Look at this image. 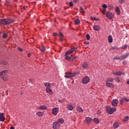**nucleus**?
<instances>
[{"label":"nucleus","mask_w":129,"mask_h":129,"mask_svg":"<svg viewBox=\"0 0 129 129\" xmlns=\"http://www.w3.org/2000/svg\"><path fill=\"white\" fill-rule=\"evenodd\" d=\"M111 104L113 107H116L117 104H118V100L113 99L111 102Z\"/></svg>","instance_id":"0eeeda50"},{"label":"nucleus","mask_w":129,"mask_h":129,"mask_svg":"<svg viewBox=\"0 0 129 129\" xmlns=\"http://www.w3.org/2000/svg\"><path fill=\"white\" fill-rule=\"evenodd\" d=\"M94 122H95V123H97V124H98V123H99L100 121H99V119H98V118H95L93 119Z\"/></svg>","instance_id":"7c9ffc66"},{"label":"nucleus","mask_w":129,"mask_h":129,"mask_svg":"<svg viewBox=\"0 0 129 129\" xmlns=\"http://www.w3.org/2000/svg\"><path fill=\"white\" fill-rule=\"evenodd\" d=\"M54 85V84L50 83V86H53Z\"/></svg>","instance_id":"e2e57ef3"},{"label":"nucleus","mask_w":129,"mask_h":129,"mask_svg":"<svg viewBox=\"0 0 129 129\" xmlns=\"http://www.w3.org/2000/svg\"><path fill=\"white\" fill-rule=\"evenodd\" d=\"M86 37L87 40H88V41H89V40H90V35L89 34H87L86 35Z\"/></svg>","instance_id":"ea45409f"},{"label":"nucleus","mask_w":129,"mask_h":129,"mask_svg":"<svg viewBox=\"0 0 129 129\" xmlns=\"http://www.w3.org/2000/svg\"><path fill=\"white\" fill-rule=\"evenodd\" d=\"M78 57L77 56H75L74 57H72V61H73L74 60H76V59H77Z\"/></svg>","instance_id":"49530a36"},{"label":"nucleus","mask_w":129,"mask_h":129,"mask_svg":"<svg viewBox=\"0 0 129 129\" xmlns=\"http://www.w3.org/2000/svg\"><path fill=\"white\" fill-rule=\"evenodd\" d=\"M79 72H74V73H71V77H75L76 75H77Z\"/></svg>","instance_id":"5701e85b"},{"label":"nucleus","mask_w":129,"mask_h":129,"mask_svg":"<svg viewBox=\"0 0 129 129\" xmlns=\"http://www.w3.org/2000/svg\"><path fill=\"white\" fill-rule=\"evenodd\" d=\"M59 40H60V42L63 41V38H60Z\"/></svg>","instance_id":"052dcab7"},{"label":"nucleus","mask_w":129,"mask_h":129,"mask_svg":"<svg viewBox=\"0 0 129 129\" xmlns=\"http://www.w3.org/2000/svg\"><path fill=\"white\" fill-rule=\"evenodd\" d=\"M126 48H127V44H125L121 47V49H122V50H125Z\"/></svg>","instance_id":"c9c22d12"},{"label":"nucleus","mask_w":129,"mask_h":129,"mask_svg":"<svg viewBox=\"0 0 129 129\" xmlns=\"http://www.w3.org/2000/svg\"><path fill=\"white\" fill-rule=\"evenodd\" d=\"M129 53L127 52L126 53L123 54L121 55V60H123L128 57Z\"/></svg>","instance_id":"4468645a"},{"label":"nucleus","mask_w":129,"mask_h":129,"mask_svg":"<svg viewBox=\"0 0 129 129\" xmlns=\"http://www.w3.org/2000/svg\"><path fill=\"white\" fill-rule=\"evenodd\" d=\"M39 109H44V110H46L47 109V107H46L45 106H40L39 107H38Z\"/></svg>","instance_id":"c756f323"},{"label":"nucleus","mask_w":129,"mask_h":129,"mask_svg":"<svg viewBox=\"0 0 129 129\" xmlns=\"http://www.w3.org/2000/svg\"><path fill=\"white\" fill-rule=\"evenodd\" d=\"M7 37H8V34L7 33H4L3 34L4 39H7Z\"/></svg>","instance_id":"a19ab883"},{"label":"nucleus","mask_w":129,"mask_h":129,"mask_svg":"<svg viewBox=\"0 0 129 129\" xmlns=\"http://www.w3.org/2000/svg\"><path fill=\"white\" fill-rule=\"evenodd\" d=\"M82 68L83 69H86V70H88V63L87 62H84L82 64Z\"/></svg>","instance_id":"9b49d317"},{"label":"nucleus","mask_w":129,"mask_h":129,"mask_svg":"<svg viewBox=\"0 0 129 129\" xmlns=\"http://www.w3.org/2000/svg\"><path fill=\"white\" fill-rule=\"evenodd\" d=\"M10 129H15V127L12 126L10 127Z\"/></svg>","instance_id":"680f3d73"},{"label":"nucleus","mask_w":129,"mask_h":129,"mask_svg":"<svg viewBox=\"0 0 129 129\" xmlns=\"http://www.w3.org/2000/svg\"><path fill=\"white\" fill-rule=\"evenodd\" d=\"M61 125L58 122H54L53 123V128L54 129H57L59 128V126Z\"/></svg>","instance_id":"1a4fd4ad"},{"label":"nucleus","mask_w":129,"mask_h":129,"mask_svg":"<svg viewBox=\"0 0 129 129\" xmlns=\"http://www.w3.org/2000/svg\"><path fill=\"white\" fill-rule=\"evenodd\" d=\"M59 36L60 38H63V37H64V36L63 35V34H62V33H61V32L59 33Z\"/></svg>","instance_id":"37998d69"},{"label":"nucleus","mask_w":129,"mask_h":129,"mask_svg":"<svg viewBox=\"0 0 129 129\" xmlns=\"http://www.w3.org/2000/svg\"><path fill=\"white\" fill-rule=\"evenodd\" d=\"M100 26L98 25H96L93 26V29L94 31H96L97 32H98V31H100Z\"/></svg>","instance_id":"f8f14e48"},{"label":"nucleus","mask_w":129,"mask_h":129,"mask_svg":"<svg viewBox=\"0 0 129 129\" xmlns=\"http://www.w3.org/2000/svg\"><path fill=\"white\" fill-rule=\"evenodd\" d=\"M6 118L4 116V113H0V121H4Z\"/></svg>","instance_id":"a211bd4d"},{"label":"nucleus","mask_w":129,"mask_h":129,"mask_svg":"<svg viewBox=\"0 0 129 129\" xmlns=\"http://www.w3.org/2000/svg\"><path fill=\"white\" fill-rule=\"evenodd\" d=\"M123 101L125 102H129V99L126 98V97H123L122 99H120V103L122 105Z\"/></svg>","instance_id":"6e6552de"},{"label":"nucleus","mask_w":129,"mask_h":129,"mask_svg":"<svg viewBox=\"0 0 129 129\" xmlns=\"http://www.w3.org/2000/svg\"><path fill=\"white\" fill-rule=\"evenodd\" d=\"M97 114H100V113H101V111H100V110H98V111L97 112Z\"/></svg>","instance_id":"8fccbe9b"},{"label":"nucleus","mask_w":129,"mask_h":129,"mask_svg":"<svg viewBox=\"0 0 129 129\" xmlns=\"http://www.w3.org/2000/svg\"><path fill=\"white\" fill-rule=\"evenodd\" d=\"M70 7H73V2H69V3Z\"/></svg>","instance_id":"a18cd8bd"},{"label":"nucleus","mask_w":129,"mask_h":129,"mask_svg":"<svg viewBox=\"0 0 129 129\" xmlns=\"http://www.w3.org/2000/svg\"><path fill=\"white\" fill-rule=\"evenodd\" d=\"M67 108L69 110H73V105L68 104L67 105Z\"/></svg>","instance_id":"4be33fe9"},{"label":"nucleus","mask_w":129,"mask_h":129,"mask_svg":"<svg viewBox=\"0 0 129 129\" xmlns=\"http://www.w3.org/2000/svg\"><path fill=\"white\" fill-rule=\"evenodd\" d=\"M65 74L64 77L66 78H71V73H65Z\"/></svg>","instance_id":"aec40b11"},{"label":"nucleus","mask_w":129,"mask_h":129,"mask_svg":"<svg viewBox=\"0 0 129 129\" xmlns=\"http://www.w3.org/2000/svg\"><path fill=\"white\" fill-rule=\"evenodd\" d=\"M45 90L47 93H49L50 95L53 94V91L51 90V88H46Z\"/></svg>","instance_id":"dca6fc26"},{"label":"nucleus","mask_w":129,"mask_h":129,"mask_svg":"<svg viewBox=\"0 0 129 129\" xmlns=\"http://www.w3.org/2000/svg\"><path fill=\"white\" fill-rule=\"evenodd\" d=\"M115 11L117 13V15H119V13H120V11L119 10V8L118 7L116 8Z\"/></svg>","instance_id":"f704fd0d"},{"label":"nucleus","mask_w":129,"mask_h":129,"mask_svg":"<svg viewBox=\"0 0 129 129\" xmlns=\"http://www.w3.org/2000/svg\"><path fill=\"white\" fill-rule=\"evenodd\" d=\"M65 57L64 58L66 59V60H67V61H72V57L71 56H69L68 55H64Z\"/></svg>","instance_id":"f3484780"},{"label":"nucleus","mask_w":129,"mask_h":129,"mask_svg":"<svg viewBox=\"0 0 129 129\" xmlns=\"http://www.w3.org/2000/svg\"><path fill=\"white\" fill-rule=\"evenodd\" d=\"M122 63L123 64V65H126V61H123Z\"/></svg>","instance_id":"864d4df0"},{"label":"nucleus","mask_w":129,"mask_h":129,"mask_svg":"<svg viewBox=\"0 0 129 129\" xmlns=\"http://www.w3.org/2000/svg\"><path fill=\"white\" fill-rule=\"evenodd\" d=\"M127 84H129V81L127 82Z\"/></svg>","instance_id":"338daca9"},{"label":"nucleus","mask_w":129,"mask_h":129,"mask_svg":"<svg viewBox=\"0 0 129 129\" xmlns=\"http://www.w3.org/2000/svg\"><path fill=\"white\" fill-rule=\"evenodd\" d=\"M108 41L109 43H112V36L111 35H109Z\"/></svg>","instance_id":"b1692460"},{"label":"nucleus","mask_w":129,"mask_h":129,"mask_svg":"<svg viewBox=\"0 0 129 129\" xmlns=\"http://www.w3.org/2000/svg\"><path fill=\"white\" fill-rule=\"evenodd\" d=\"M0 75L4 81H7V80H8V71H2L0 73Z\"/></svg>","instance_id":"f03ea898"},{"label":"nucleus","mask_w":129,"mask_h":129,"mask_svg":"<svg viewBox=\"0 0 129 129\" xmlns=\"http://www.w3.org/2000/svg\"><path fill=\"white\" fill-rule=\"evenodd\" d=\"M106 110H107V112H108V113H109V114H112L113 112L115 111V110H116V109H115V108H111L110 107H107Z\"/></svg>","instance_id":"20e7f679"},{"label":"nucleus","mask_w":129,"mask_h":129,"mask_svg":"<svg viewBox=\"0 0 129 129\" xmlns=\"http://www.w3.org/2000/svg\"><path fill=\"white\" fill-rule=\"evenodd\" d=\"M57 122L58 123H64V119L63 118H59L57 120Z\"/></svg>","instance_id":"a878e982"},{"label":"nucleus","mask_w":129,"mask_h":129,"mask_svg":"<svg viewBox=\"0 0 129 129\" xmlns=\"http://www.w3.org/2000/svg\"><path fill=\"white\" fill-rule=\"evenodd\" d=\"M53 36H54V37H56L57 36V33H53Z\"/></svg>","instance_id":"603ef678"},{"label":"nucleus","mask_w":129,"mask_h":129,"mask_svg":"<svg viewBox=\"0 0 129 129\" xmlns=\"http://www.w3.org/2000/svg\"><path fill=\"white\" fill-rule=\"evenodd\" d=\"M58 101H59V102H60V103H61V102H63V101H62V100H59Z\"/></svg>","instance_id":"0e129e2a"},{"label":"nucleus","mask_w":129,"mask_h":129,"mask_svg":"<svg viewBox=\"0 0 129 129\" xmlns=\"http://www.w3.org/2000/svg\"><path fill=\"white\" fill-rule=\"evenodd\" d=\"M86 123H87L88 125L90 124V122H91V121L92 120V118H91L90 117H86Z\"/></svg>","instance_id":"2eb2a0df"},{"label":"nucleus","mask_w":129,"mask_h":129,"mask_svg":"<svg viewBox=\"0 0 129 129\" xmlns=\"http://www.w3.org/2000/svg\"><path fill=\"white\" fill-rule=\"evenodd\" d=\"M23 10H26V7H23Z\"/></svg>","instance_id":"69168bd1"},{"label":"nucleus","mask_w":129,"mask_h":129,"mask_svg":"<svg viewBox=\"0 0 129 129\" xmlns=\"http://www.w3.org/2000/svg\"><path fill=\"white\" fill-rule=\"evenodd\" d=\"M14 22H15V20L11 19H2L0 20V24L4 26H7V25H10V24H13Z\"/></svg>","instance_id":"f257e3e1"},{"label":"nucleus","mask_w":129,"mask_h":129,"mask_svg":"<svg viewBox=\"0 0 129 129\" xmlns=\"http://www.w3.org/2000/svg\"><path fill=\"white\" fill-rule=\"evenodd\" d=\"M106 86L107 87H113V85L112 83H108V82H106Z\"/></svg>","instance_id":"412c9836"},{"label":"nucleus","mask_w":129,"mask_h":129,"mask_svg":"<svg viewBox=\"0 0 129 129\" xmlns=\"http://www.w3.org/2000/svg\"><path fill=\"white\" fill-rule=\"evenodd\" d=\"M80 12L82 13V14H85V12H84V10H83V8L81 6H80Z\"/></svg>","instance_id":"e433bc0d"},{"label":"nucleus","mask_w":129,"mask_h":129,"mask_svg":"<svg viewBox=\"0 0 129 129\" xmlns=\"http://www.w3.org/2000/svg\"><path fill=\"white\" fill-rule=\"evenodd\" d=\"M77 50V47H72L70 50L67 51L65 53L66 55H70L74 52H75Z\"/></svg>","instance_id":"39448f33"},{"label":"nucleus","mask_w":129,"mask_h":129,"mask_svg":"<svg viewBox=\"0 0 129 129\" xmlns=\"http://www.w3.org/2000/svg\"><path fill=\"white\" fill-rule=\"evenodd\" d=\"M7 4H10V0H5Z\"/></svg>","instance_id":"6e6d98bb"},{"label":"nucleus","mask_w":129,"mask_h":129,"mask_svg":"<svg viewBox=\"0 0 129 129\" xmlns=\"http://www.w3.org/2000/svg\"><path fill=\"white\" fill-rule=\"evenodd\" d=\"M127 120H128V116H126L123 119L122 121H123V122H126V121H127Z\"/></svg>","instance_id":"473e14b6"},{"label":"nucleus","mask_w":129,"mask_h":129,"mask_svg":"<svg viewBox=\"0 0 129 129\" xmlns=\"http://www.w3.org/2000/svg\"><path fill=\"white\" fill-rule=\"evenodd\" d=\"M77 110L79 111V112H83V109H82L81 107H78Z\"/></svg>","instance_id":"2f4dec72"},{"label":"nucleus","mask_w":129,"mask_h":129,"mask_svg":"<svg viewBox=\"0 0 129 129\" xmlns=\"http://www.w3.org/2000/svg\"><path fill=\"white\" fill-rule=\"evenodd\" d=\"M2 64H3V65H7V64H8V62H7L6 61H3Z\"/></svg>","instance_id":"3c124183"},{"label":"nucleus","mask_w":129,"mask_h":129,"mask_svg":"<svg viewBox=\"0 0 129 129\" xmlns=\"http://www.w3.org/2000/svg\"><path fill=\"white\" fill-rule=\"evenodd\" d=\"M36 114L38 116H43V114H44V113H43V112H38L36 113Z\"/></svg>","instance_id":"72a5a7b5"},{"label":"nucleus","mask_w":129,"mask_h":129,"mask_svg":"<svg viewBox=\"0 0 129 129\" xmlns=\"http://www.w3.org/2000/svg\"><path fill=\"white\" fill-rule=\"evenodd\" d=\"M18 49L19 51H20V52H23V49H22V48L18 47Z\"/></svg>","instance_id":"de8ad7c7"},{"label":"nucleus","mask_w":129,"mask_h":129,"mask_svg":"<svg viewBox=\"0 0 129 129\" xmlns=\"http://www.w3.org/2000/svg\"><path fill=\"white\" fill-rule=\"evenodd\" d=\"M93 20H94V21H99V19H97V18H94V19Z\"/></svg>","instance_id":"5fc2aeb1"},{"label":"nucleus","mask_w":129,"mask_h":129,"mask_svg":"<svg viewBox=\"0 0 129 129\" xmlns=\"http://www.w3.org/2000/svg\"><path fill=\"white\" fill-rule=\"evenodd\" d=\"M90 80V79L89 78V77L86 76L83 78L82 83L83 84H87V83L89 82Z\"/></svg>","instance_id":"423d86ee"},{"label":"nucleus","mask_w":129,"mask_h":129,"mask_svg":"<svg viewBox=\"0 0 129 129\" xmlns=\"http://www.w3.org/2000/svg\"><path fill=\"white\" fill-rule=\"evenodd\" d=\"M40 49L41 50V52H45V51H46V48L43 45L40 47Z\"/></svg>","instance_id":"c85d7f7f"},{"label":"nucleus","mask_w":129,"mask_h":129,"mask_svg":"<svg viewBox=\"0 0 129 129\" xmlns=\"http://www.w3.org/2000/svg\"><path fill=\"white\" fill-rule=\"evenodd\" d=\"M85 44H86V45H88L89 42L88 41H85Z\"/></svg>","instance_id":"4d7b16f0"},{"label":"nucleus","mask_w":129,"mask_h":129,"mask_svg":"<svg viewBox=\"0 0 129 129\" xmlns=\"http://www.w3.org/2000/svg\"><path fill=\"white\" fill-rule=\"evenodd\" d=\"M119 3L120 4H124V0H119Z\"/></svg>","instance_id":"c03bdc74"},{"label":"nucleus","mask_w":129,"mask_h":129,"mask_svg":"<svg viewBox=\"0 0 129 129\" xmlns=\"http://www.w3.org/2000/svg\"><path fill=\"white\" fill-rule=\"evenodd\" d=\"M102 7L103 8L102 11V13L103 14V15H105V12H106V8H107V6H106L105 4H103Z\"/></svg>","instance_id":"ddd939ff"},{"label":"nucleus","mask_w":129,"mask_h":129,"mask_svg":"<svg viewBox=\"0 0 129 129\" xmlns=\"http://www.w3.org/2000/svg\"><path fill=\"white\" fill-rule=\"evenodd\" d=\"M27 56H28V57H30V56H31V53H29L27 54Z\"/></svg>","instance_id":"bf43d9fd"},{"label":"nucleus","mask_w":129,"mask_h":129,"mask_svg":"<svg viewBox=\"0 0 129 129\" xmlns=\"http://www.w3.org/2000/svg\"><path fill=\"white\" fill-rule=\"evenodd\" d=\"M119 124H120L119 122H114L113 125L114 128H117V127H119Z\"/></svg>","instance_id":"6ab92c4d"},{"label":"nucleus","mask_w":129,"mask_h":129,"mask_svg":"<svg viewBox=\"0 0 129 129\" xmlns=\"http://www.w3.org/2000/svg\"><path fill=\"white\" fill-rule=\"evenodd\" d=\"M113 74H114V75H117V76H119L121 75V72H113Z\"/></svg>","instance_id":"393cba45"},{"label":"nucleus","mask_w":129,"mask_h":129,"mask_svg":"<svg viewBox=\"0 0 129 129\" xmlns=\"http://www.w3.org/2000/svg\"><path fill=\"white\" fill-rule=\"evenodd\" d=\"M44 85L46 87V88H51V86H50V83H44Z\"/></svg>","instance_id":"cd10ccee"},{"label":"nucleus","mask_w":129,"mask_h":129,"mask_svg":"<svg viewBox=\"0 0 129 129\" xmlns=\"http://www.w3.org/2000/svg\"><path fill=\"white\" fill-rule=\"evenodd\" d=\"M116 81H117V82H120V80H119V78H118V77H117L116 78Z\"/></svg>","instance_id":"09e8293b"},{"label":"nucleus","mask_w":129,"mask_h":129,"mask_svg":"<svg viewBox=\"0 0 129 129\" xmlns=\"http://www.w3.org/2000/svg\"><path fill=\"white\" fill-rule=\"evenodd\" d=\"M74 2L76 3H78L79 0H74Z\"/></svg>","instance_id":"13d9d810"},{"label":"nucleus","mask_w":129,"mask_h":129,"mask_svg":"<svg viewBox=\"0 0 129 129\" xmlns=\"http://www.w3.org/2000/svg\"><path fill=\"white\" fill-rule=\"evenodd\" d=\"M58 110H59V108H54L52 109V113L53 115H57L58 113Z\"/></svg>","instance_id":"9d476101"},{"label":"nucleus","mask_w":129,"mask_h":129,"mask_svg":"<svg viewBox=\"0 0 129 129\" xmlns=\"http://www.w3.org/2000/svg\"><path fill=\"white\" fill-rule=\"evenodd\" d=\"M115 60H121V57H120L119 56H116L113 58Z\"/></svg>","instance_id":"4c0bfd02"},{"label":"nucleus","mask_w":129,"mask_h":129,"mask_svg":"<svg viewBox=\"0 0 129 129\" xmlns=\"http://www.w3.org/2000/svg\"><path fill=\"white\" fill-rule=\"evenodd\" d=\"M104 15H105L106 17L108 19H113L114 17L113 13L109 12H105V13Z\"/></svg>","instance_id":"7ed1b4c3"},{"label":"nucleus","mask_w":129,"mask_h":129,"mask_svg":"<svg viewBox=\"0 0 129 129\" xmlns=\"http://www.w3.org/2000/svg\"><path fill=\"white\" fill-rule=\"evenodd\" d=\"M107 81L109 82H112L113 81V79H112V78H109L107 79Z\"/></svg>","instance_id":"58836bf2"},{"label":"nucleus","mask_w":129,"mask_h":129,"mask_svg":"<svg viewBox=\"0 0 129 129\" xmlns=\"http://www.w3.org/2000/svg\"><path fill=\"white\" fill-rule=\"evenodd\" d=\"M75 25H79V24H80V20L78 19H75Z\"/></svg>","instance_id":"bb28decb"},{"label":"nucleus","mask_w":129,"mask_h":129,"mask_svg":"<svg viewBox=\"0 0 129 129\" xmlns=\"http://www.w3.org/2000/svg\"><path fill=\"white\" fill-rule=\"evenodd\" d=\"M111 50H118V48L116 46L111 47Z\"/></svg>","instance_id":"79ce46f5"}]
</instances>
